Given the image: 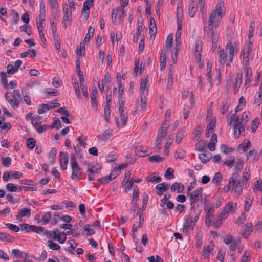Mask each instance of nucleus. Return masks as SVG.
Here are the masks:
<instances>
[{
  "mask_svg": "<svg viewBox=\"0 0 262 262\" xmlns=\"http://www.w3.org/2000/svg\"><path fill=\"white\" fill-rule=\"evenodd\" d=\"M27 145L28 148L33 149L35 146V140L33 138L28 139L27 141Z\"/></svg>",
  "mask_w": 262,
  "mask_h": 262,
  "instance_id": "53",
  "label": "nucleus"
},
{
  "mask_svg": "<svg viewBox=\"0 0 262 262\" xmlns=\"http://www.w3.org/2000/svg\"><path fill=\"white\" fill-rule=\"evenodd\" d=\"M113 135V130L108 129L105 130L101 134L97 136V138L101 141L106 142Z\"/></svg>",
  "mask_w": 262,
  "mask_h": 262,
  "instance_id": "9",
  "label": "nucleus"
},
{
  "mask_svg": "<svg viewBox=\"0 0 262 262\" xmlns=\"http://www.w3.org/2000/svg\"><path fill=\"white\" fill-rule=\"evenodd\" d=\"M259 123V119L258 118H255L252 122L251 129L252 132H255L258 127V125Z\"/></svg>",
  "mask_w": 262,
  "mask_h": 262,
  "instance_id": "55",
  "label": "nucleus"
},
{
  "mask_svg": "<svg viewBox=\"0 0 262 262\" xmlns=\"http://www.w3.org/2000/svg\"><path fill=\"white\" fill-rule=\"evenodd\" d=\"M195 56L196 58H200L201 56L200 52L202 51V46L199 41H197L195 43Z\"/></svg>",
  "mask_w": 262,
  "mask_h": 262,
  "instance_id": "42",
  "label": "nucleus"
},
{
  "mask_svg": "<svg viewBox=\"0 0 262 262\" xmlns=\"http://www.w3.org/2000/svg\"><path fill=\"white\" fill-rule=\"evenodd\" d=\"M22 94L24 96V100L27 105H30L31 103V99L28 95V91L26 89H23L21 90Z\"/></svg>",
  "mask_w": 262,
  "mask_h": 262,
  "instance_id": "33",
  "label": "nucleus"
},
{
  "mask_svg": "<svg viewBox=\"0 0 262 262\" xmlns=\"http://www.w3.org/2000/svg\"><path fill=\"white\" fill-rule=\"evenodd\" d=\"M51 214L50 212H46L45 213L42 217V221L43 222V225L47 224L49 222V221L51 219Z\"/></svg>",
  "mask_w": 262,
  "mask_h": 262,
  "instance_id": "45",
  "label": "nucleus"
},
{
  "mask_svg": "<svg viewBox=\"0 0 262 262\" xmlns=\"http://www.w3.org/2000/svg\"><path fill=\"white\" fill-rule=\"evenodd\" d=\"M197 7L195 6L193 2L190 4L189 8L188 9V14L191 17H193L196 12Z\"/></svg>",
  "mask_w": 262,
  "mask_h": 262,
  "instance_id": "34",
  "label": "nucleus"
},
{
  "mask_svg": "<svg viewBox=\"0 0 262 262\" xmlns=\"http://www.w3.org/2000/svg\"><path fill=\"white\" fill-rule=\"evenodd\" d=\"M6 188L7 191L13 192H16V185L13 183H8L6 185Z\"/></svg>",
  "mask_w": 262,
  "mask_h": 262,
  "instance_id": "58",
  "label": "nucleus"
},
{
  "mask_svg": "<svg viewBox=\"0 0 262 262\" xmlns=\"http://www.w3.org/2000/svg\"><path fill=\"white\" fill-rule=\"evenodd\" d=\"M7 72L9 74H14L17 72L16 69L12 64H8L7 67Z\"/></svg>",
  "mask_w": 262,
  "mask_h": 262,
  "instance_id": "64",
  "label": "nucleus"
},
{
  "mask_svg": "<svg viewBox=\"0 0 262 262\" xmlns=\"http://www.w3.org/2000/svg\"><path fill=\"white\" fill-rule=\"evenodd\" d=\"M20 226L21 230L26 232L34 231V228H35V225H30L26 223H23Z\"/></svg>",
  "mask_w": 262,
  "mask_h": 262,
  "instance_id": "24",
  "label": "nucleus"
},
{
  "mask_svg": "<svg viewBox=\"0 0 262 262\" xmlns=\"http://www.w3.org/2000/svg\"><path fill=\"white\" fill-rule=\"evenodd\" d=\"M146 180L148 182H156L157 183H159L161 181V178L159 176H154V173H152L146 177Z\"/></svg>",
  "mask_w": 262,
  "mask_h": 262,
  "instance_id": "29",
  "label": "nucleus"
},
{
  "mask_svg": "<svg viewBox=\"0 0 262 262\" xmlns=\"http://www.w3.org/2000/svg\"><path fill=\"white\" fill-rule=\"evenodd\" d=\"M110 106L108 105H105L104 108V114L105 120L108 121L110 117Z\"/></svg>",
  "mask_w": 262,
  "mask_h": 262,
  "instance_id": "52",
  "label": "nucleus"
},
{
  "mask_svg": "<svg viewBox=\"0 0 262 262\" xmlns=\"http://www.w3.org/2000/svg\"><path fill=\"white\" fill-rule=\"evenodd\" d=\"M212 248L210 247H204L203 248V251H202V256L204 258H207L209 256L210 253L212 251Z\"/></svg>",
  "mask_w": 262,
  "mask_h": 262,
  "instance_id": "39",
  "label": "nucleus"
},
{
  "mask_svg": "<svg viewBox=\"0 0 262 262\" xmlns=\"http://www.w3.org/2000/svg\"><path fill=\"white\" fill-rule=\"evenodd\" d=\"M49 105L47 104H42L40 105V108H38L37 112L40 114L45 113L46 111L49 110Z\"/></svg>",
  "mask_w": 262,
  "mask_h": 262,
  "instance_id": "47",
  "label": "nucleus"
},
{
  "mask_svg": "<svg viewBox=\"0 0 262 262\" xmlns=\"http://www.w3.org/2000/svg\"><path fill=\"white\" fill-rule=\"evenodd\" d=\"M164 159V158L163 157H160L157 155H153L148 158V160L151 162H161L163 161Z\"/></svg>",
  "mask_w": 262,
  "mask_h": 262,
  "instance_id": "41",
  "label": "nucleus"
},
{
  "mask_svg": "<svg viewBox=\"0 0 262 262\" xmlns=\"http://www.w3.org/2000/svg\"><path fill=\"white\" fill-rule=\"evenodd\" d=\"M252 51V47H251L250 45H245L244 46L242 51L244 65H249V56Z\"/></svg>",
  "mask_w": 262,
  "mask_h": 262,
  "instance_id": "6",
  "label": "nucleus"
},
{
  "mask_svg": "<svg viewBox=\"0 0 262 262\" xmlns=\"http://www.w3.org/2000/svg\"><path fill=\"white\" fill-rule=\"evenodd\" d=\"M242 121H240L238 118H237L234 123V137L236 139L239 138L240 135L245 134L244 127L243 126L245 124L248 120V116L246 113H244L242 116Z\"/></svg>",
  "mask_w": 262,
  "mask_h": 262,
  "instance_id": "2",
  "label": "nucleus"
},
{
  "mask_svg": "<svg viewBox=\"0 0 262 262\" xmlns=\"http://www.w3.org/2000/svg\"><path fill=\"white\" fill-rule=\"evenodd\" d=\"M80 84L82 89V94L83 96L87 99H89L88 93L87 91L86 84L85 82V80L80 81Z\"/></svg>",
  "mask_w": 262,
  "mask_h": 262,
  "instance_id": "32",
  "label": "nucleus"
},
{
  "mask_svg": "<svg viewBox=\"0 0 262 262\" xmlns=\"http://www.w3.org/2000/svg\"><path fill=\"white\" fill-rule=\"evenodd\" d=\"M32 121V124L33 126L34 127V128L36 129V132H38L37 128H39V127L41 126V121H38L37 120H36L35 118H33Z\"/></svg>",
  "mask_w": 262,
  "mask_h": 262,
  "instance_id": "61",
  "label": "nucleus"
},
{
  "mask_svg": "<svg viewBox=\"0 0 262 262\" xmlns=\"http://www.w3.org/2000/svg\"><path fill=\"white\" fill-rule=\"evenodd\" d=\"M184 133L182 131H178L176 136L175 142L177 144H179L183 137Z\"/></svg>",
  "mask_w": 262,
  "mask_h": 262,
  "instance_id": "59",
  "label": "nucleus"
},
{
  "mask_svg": "<svg viewBox=\"0 0 262 262\" xmlns=\"http://www.w3.org/2000/svg\"><path fill=\"white\" fill-rule=\"evenodd\" d=\"M223 180V176L220 172H216L212 179V182L216 184H220Z\"/></svg>",
  "mask_w": 262,
  "mask_h": 262,
  "instance_id": "27",
  "label": "nucleus"
},
{
  "mask_svg": "<svg viewBox=\"0 0 262 262\" xmlns=\"http://www.w3.org/2000/svg\"><path fill=\"white\" fill-rule=\"evenodd\" d=\"M184 189V186L181 183L175 182L171 186V191L174 192L177 190L178 193L182 192Z\"/></svg>",
  "mask_w": 262,
  "mask_h": 262,
  "instance_id": "19",
  "label": "nucleus"
},
{
  "mask_svg": "<svg viewBox=\"0 0 262 262\" xmlns=\"http://www.w3.org/2000/svg\"><path fill=\"white\" fill-rule=\"evenodd\" d=\"M63 19H71L72 10L69 9L67 5L64 6L63 8Z\"/></svg>",
  "mask_w": 262,
  "mask_h": 262,
  "instance_id": "22",
  "label": "nucleus"
},
{
  "mask_svg": "<svg viewBox=\"0 0 262 262\" xmlns=\"http://www.w3.org/2000/svg\"><path fill=\"white\" fill-rule=\"evenodd\" d=\"M237 203L233 204L232 202H228L224 207V208L228 212H234V209L233 208L237 206Z\"/></svg>",
  "mask_w": 262,
  "mask_h": 262,
  "instance_id": "30",
  "label": "nucleus"
},
{
  "mask_svg": "<svg viewBox=\"0 0 262 262\" xmlns=\"http://www.w3.org/2000/svg\"><path fill=\"white\" fill-rule=\"evenodd\" d=\"M137 25H138V26H137V32L133 34L134 36H133V41L134 43L137 42V41L139 39V37L141 34V31L142 30V27L143 26V21L142 20L140 21L139 20H138V22H137Z\"/></svg>",
  "mask_w": 262,
  "mask_h": 262,
  "instance_id": "11",
  "label": "nucleus"
},
{
  "mask_svg": "<svg viewBox=\"0 0 262 262\" xmlns=\"http://www.w3.org/2000/svg\"><path fill=\"white\" fill-rule=\"evenodd\" d=\"M207 141L206 140H200L195 144V149L199 151L207 152L206 145Z\"/></svg>",
  "mask_w": 262,
  "mask_h": 262,
  "instance_id": "16",
  "label": "nucleus"
},
{
  "mask_svg": "<svg viewBox=\"0 0 262 262\" xmlns=\"http://www.w3.org/2000/svg\"><path fill=\"white\" fill-rule=\"evenodd\" d=\"M6 226L9 228L11 230L15 232H17L19 231V228L15 225L7 223L6 224Z\"/></svg>",
  "mask_w": 262,
  "mask_h": 262,
  "instance_id": "63",
  "label": "nucleus"
},
{
  "mask_svg": "<svg viewBox=\"0 0 262 262\" xmlns=\"http://www.w3.org/2000/svg\"><path fill=\"white\" fill-rule=\"evenodd\" d=\"M253 202V198L251 195H248L245 201L244 209L245 211L249 210Z\"/></svg>",
  "mask_w": 262,
  "mask_h": 262,
  "instance_id": "28",
  "label": "nucleus"
},
{
  "mask_svg": "<svg viewBox=\"0 0 262 262\" xmlns=\"http://www.w3.org/2000/svg\"><path fill=\"white\" fill-rule=\"evenodd\" d=\"M171 198L170 194H165L164 196V198L161 200L160 201V205L162 207H163L166 204L167 202L169 201L168 200Z\"/></svg>",
  "mask_w": 262,
  "mask_h": 262,
  "instance_id": "51",
  "label": "nucleus"
},
{
  "mask_svg": "<svg viewBox=\"0 0 262 262\" xmlns=\"http://www.w3.org/2000/svg\"><path fill=\"white\" fill-rule=\"evenodd\" d=\"M228 212L223 208V209L220 213V214L218 215L217 219L218 220L221 222L222 220L225 219L227 217L228 215Z\"/></svg>",
  "mask_w": 262,
  "mask_h": 262,
  "instance_id": "54",
  "label": "nucleus"
},
{
  "mask_svg": "<svg viewBox=\"0 0 262 262\" xmlns=\"http://www.w3.org/2000/svg\"><path fill=\"white\" fill-rule=\"evenodd\" d=\"M239 175L237 173H233L231 177L230 178L229 182L228 185L232 189H233V188L236 183V181Z\"/></svg>",
  "mask_w": 262,
  "mask_h": 262,
  "instance_id": "26",
  "label": "nucleus"
},
{
  "mask_svg": "<svg viewBox=\"0 0 262 262\" xmlns=\"http://www.w3.org/2000/svg\"><path fill=\"white\" fill-rule=\"evenodd\" d=\"M174 170L172 168H168L166 170L164 176L167 178L171 179L174 177Z\"/></svg>",
  "mask_w": 262,
  "mask_h": 262,
  "instance_id": "48",
  "label": "nucleus"
},
{
  "mask_svg": "<svg viewBox=\"0 0 262 262\" xmlns=\"http://www.w3.org/2000/svg\"><path fill=\"white\" fill-rule=\"evenodd\" d=\"M169 185L165 182L158 184L155 186V189L157 190L156 194L158 196H162L169 189Z\"/></svg>",
  "mask_w": 262,
  "mask_h": 262,
  "instance_id": "7",
  "label": "nucleus"
},
{
  "mask_svg": "<svg viewBox=\"0 0 262 262\" xmlns=\"http://www.w3.org/2000/svg\"><path fill=\"white\" fill-rule=\"evenodd\" d=\"M203 189L202 188H199L193 191L192 193L188 194L190 196V203L191 206H194L200 198L202 197Z\"/></svg>",
  "mask_w": 262,
  "mask_h": 262,
  "instance_id": "5",
  "label": "nucleus"
},
{
  "mask_svg": "<svg viewBox=\"0 0 262 262\" xmlns=\"http://www.w3.org/2000/svg\"><path fill=\"white\" fill-rule=\"evenodd\" d=\"M101 171V168H96L95 166L89 167L87 170L88 173V179L89 181H93L94 180V176L95 173H99Z\"/></svg>",
  "mask_w": 262,
  "mask_h": 262,
  "instance_id": "10",
  "label": "nucleus"
},
{
  "mask_svg": "<svg viewBox=\"0 0 262 262\" xmlns=\"http://www.w3.org/2000/svg\"><path fill=\"white\" fill-rule=\"evenodd\" d=\"M244 71L245 72L246 77H251L252 75V69L248 65H244Z\"/></svg>",
  "mask_w": 262,
  "mask_h": 262,
  "instance_id": "60",
  "label": "nucleus"
},
{
  "mask_svg": "<svg viewBox=\"0 0 262 262\" xmlns=\"http://www.w3.org/2000/svg\"><path fill=\"white\" fill-rule=\"evenodd\" d=\"M216 8V9L211 13L210 16H212L213 20L218 22L219 18H222L225 14L224 2L223 0H219Z\"/></svg>",
  "mask_w": 262,
  "mask_h": 262,
  "instance_id": "3",
  "label": "nucleus"
},
{
  "mask_svg": "<svg viewBox=\"0 0 262 262\" xmlns=\"http://www.w3.org/2000/svg\"><path fill=\"white\" fill-rule=\"evenodd\" d=\"M216 23V21L214 20L212 16H210L208 21V28L206 26L204 27V33L210 32H214L213 31V24Z\"/></svg>",
  "mask_w": 262,
  "mask_h": 262,
  "instance_id": "20",
  "label": "nucleus"
},
{
  "mask_svg": "<svg viewBox=\"0 0 262 262\" xmlns=\"http://www.w3.org/2000/svg\"><path fill=\"white\" fill-rule=\"evenodd\" d=\"M244 160L242 159L238 160L235 165V169L236 172H240L243 168Z\"/></svg>",
  "mask_w": 262,
  "mask_h": 262,
  "instance_id": "43",
  "label": "nucleus"
},
{
  "mask_svg": "<svg viewBox=\"0 0 262 262\" xmlns=\"http://www.w3.org/2000/svg\"><path fill=\"white\" fill-rule=\"evenodd\" d=\"M34 232L39 234H42L44 235L45 233H48L47 230H46L44 227L37 226H35V228H34Z\"/></svg>",
  "mask_w": 262,
  "mask_h": 262,
  "instance_id": "40",
  "label": "nucleus"
},
{
  "mask_svg": "<svg viewBox=\"0 0 262 262\" xmlns=\"http://www.w3.org/2000/svg\"><path fill=\"white\" fill-rule=\"evenodd\" d=\"M216 124V119H212L210 121L209 123L207 126V130H213L214 127H215Z\"/></svg>",
  "mask_w": 262,
  "mask_h": 262,
  "instance_id": "57",
  "label": "nucleus"
},
{
  "mask_svg": "<svg viewBox=\"0 0 262 262\" xmlns=\"http://www.w3.org/2000/svg\"><path fill=\"white\" fill-rule=\"evenodd\" d=\"M253 231V226L251 223H247L244 226V231L243 233V236L247 238Z\"/></svg>",
  "mask_w": 262,
  "mask_h": 262,
  "instance_id": "18",
  "label": "nucleus"
},
{
  "mask_svg": "<svg viewBox=\"0 0 262 262\" xmlns=\"http://www.w3.org/2000/svg\"><path fill=\"white\" fill-rule=\"evenodd\" d=\"M53 239L54 240L57 239L59 243L63 244L66 242L67 239L66 233L64 232H60L58 230V232L55 235L53 236Z\"/></svg>",
  "mask_w": 262,
  "mask_h": 262,
  "instance_id": "15",
  "label": "nucleus"
},
{
  "mask_svg": "<svg viewBox=\"0 0 262 262\" xmlns=\"http://www.w3.org/2000/svg\"><path fill=\"white\" fill-rule=\"evenodd\" d=\"M48 247L51 250H59L61 247L57 244L53 242L51 240H49L47 242Z\"/></svg>",
  "mask_w": 262,
  "mask_h": 262,
  "instance_id": "38",
  "label": "nucleus"
},
{
  "mask_svg": "<svg viewBox=\"0 0 262 262\" xmlns=\"http://www.w3.org/2000/svg\"><path fill=\"white\" fill-rule=\"evenodd\" d=\"M135 154L139 157H144L147 156V151L143 150V148L140 147H135Z\"/></svg>",
  "mask_w": 262,
  "mask_h": 262,
  "instance_id": "36",
  "label": "nucleus"
},
{
  "mask_svg": "<svg viewBox=\"0 0 262 262\" xmlns=\"http://www.w3.org/2000/svg\"><path fill=\"white\" fill-rule=\"evenodd\" d=\"M222 108L221 109V112L222 114H224L228 111L229 107L230 105V101L228 98H226L222 102Z\"/></svg>",
  "mask_w": 262,
  "mask_h": 262,
  "instance_id": "23",
  "label": "nucleus"
},
{
  "mask_svg": "<svg viewBox=\"0 0 262 262\" xmlns=\"http://www.w3.org/2000/svg\"><path fill=\"white\" fill-rule=\"evenodd\" d=\"M173 44V35L169 34L166 40V46L167 48H170Z\"/></svg>",
  "mask_w": 262,
  "mask_h": 262,
  "instance_id": "46",
  "label": "nucleus"
},
{
  "mask_svg": "<svg viewBox=\"0 0 262 262\" xmlns=\"http://www.w3.org/2000/svg\"><path fill=\"white\" fill-rule=\"evenodd\" d=\"M204 34L207 38H209L212 42L214 41V39H216V41L218 40V35L214 32L209 31V32L204 33Z\"/></svg>",
  "mask_w": 262,
  "mask_h": 262,
  "instance_id": "35",
  "label": "nucleus"
},
{
  "mask_svg": "<svg viewBox=\"0 0 262 262\" xmlns=\"http://www.w3.org/2000/svg\"><path fill=\"white\" fill-rule=\"evenodd\" d=\"M234 47L230 41L226 46L225 49H221L219 52V61L221 64L229 65L234 56Z\"/></svg>",
  "mask_w": 262,
  "mask_h": 262,
  "instance_id": "1",
  "label": "nucleus"
},
{
  "mask_svg": "<svg viewBox=\"0 0 262 262\" xmlns=\"http://www.w3.org/2000/svg\"><path fill=\"white\" fill-rule=\"evenodd\" d=\"M139 189L136 186V188H135L134 190V192L133 194V203L135 202H137V201L139 199Z\"/></svg>",
  "mask_w": 262,
  "mask_h": 262,
  "instance_id": "62",
  "label": "nucleus"
},
{
  "mask_svg": "<svg viewBox=\"0 0 262 262\" xmlns=\"http://www.w3.org/2000/svg\"><path fill=\"white\" fill-rule=\"evenodd\" d=\"M31 211L30 208H23L20 210L16 215V219L19 222L22 221V217L26 216L29 218L31 216Z\"/></svg>",
  "mask_w": 262,
  "mask_h": 262,
  "instance_id": "8",
  "label": "nucleus"
},
{
  "mask_svg": "<svg viewBox=\"0 0 262 262\" xmlns=\"http://www.w3.org/2000/svg\"><path fill=\"white\" fill-rule=\"evenodd\" d=\"M57 154V149L55 148H53L50 150V152L49 154V158L51 160V162L52 164L55 163L56 156Z\"/></svg>",
  "mask_w": 262,
  "mask_h": 262,
  "instance_id": "37",
  "label": "nucleus"
},
{
  "mask_svg": "<svg viewBox=\"0 0 262 262\" xmlns=\"http://www.w3.org/2000/svg\"><path fill=\"white\" fill-rule=\"evenodd\" d=\"M70 164L72 169V173L71 176L73 180L79 179V176L81 175V168L78 165L76 158L74 154L71 155Z\"/></svg>",
  "mask_w": 262,
  "mask_h": 262,
  "instance_id": "4",
  "label": "nucleus"
},
{
  "mask_svg": "<svg viewBox=\"0 0 262 262\" xmlns=\"http://www.w3.org/2000/svg\"><path fill=\"white\" fill-rule=\"evenodd\" d=\"M148 82V76H146V77L145 78H143L141 80L140 82V89L142 90V92L144 91L145 89L146 88L147 84Z\"/></svg>",
  "mask_w": 262,
  "mask_h": 262,
  "instance_id": "49",
  "label": "nucleus"
},
{
  "mask_svg": "<svg viewBox=\"0 0 262 262\" xmlns=\"http://www.w3.org/2000/svg\"><path fill=\"white\" fill-rule=\"evenodd\" d=\"M13 98L14 100L12 106L17 108L19 106V101L21 100V96L19 90H14L13 91Z\"/></svg>",
  "mask_w": 262,
  "mask_h": 262,
  "instance_id": "13",
  "label": "nucleus"
},
{
  "mask_svg": "<svg viewBox=\"0 0 262 262\" xmlns=\"http://www.w3.org/2000/svg\"><path fill=\"white\" fill-rule=\"evenodd\" d=\"M61 156H63L60 159V166L63 170H66L67 168V164L69 161V157L67 152H61Z\"/></svg>",
  "mask_w": 262,
  "mask_h": 262,
  "instance_id": "14",
  "label": "nucleus"
},
{
  "mask_svg": "<svg viewBox=\"0 0 262 262\" xmlns=\"http://www.w3.org/2000/svg\"><path fill=\"white\" fill-rule=\"evenodd\" d=\"M221 148L222 151L226 154H229L230 152H232L234 150V149L232 147H228L225 144H222L221 146Z\"/></svg>",
  "mask_w": 262,
  "mask_h": 262,
  "instance_id": "50",
  "label": "nucleus"
},
{
  "mask_svg": "<svg viewBox=\"0 0 262 262\" xmlns=\"http://www.w3.org/2000/svg\"><path fill=\"white\" fill-rule=\"evenodd\" d=\"M15 239L10 235L6 233L0 232V241L7 242H13Z\"/></svg>",
  "mask_w": 262,
  "mask_h": 262,
  "instance_id": "21",
  "label": "nucleus"
},
{
  "mask_svg": "<svg viewBox=\"0 0 262 262\" xmlns=\"http://www.w3.org/2000/svg\"><path fill=\"white\" fill-rule=\"evenodd\" d=\"M149 31L150 33L155 35L157 32V27L154 18H150Z\"/></svg>",
  "mask_w": 262,
  "mask_h": 262,
  "instance_id": "31",
  "label": "nucleus"
},
{
  "mask_svg": "<svg viewBox=\"0 0 262 262\" xmlns=\"http://www.w3.org/2000/svg\"><path fill=\"white\" fill-rule=\"evenodd\" d=\"M211 157L212 154L207 151V152H203V153L199 155V158L203 163H206L209 161Z\"/></svg>",
  "mask_w": 262,
  "mask_h": 262,
  "instance_id": "17",
  "label": "nucleus"
},
{
  "mask_svg": "<svg viewBox=\"0 0 262 262\" xmlns=\"http://www.w3.org/2000/svg\"><path fill=\"white\" fill-rule=\"evenodd\" d=\"M131 173L130 171H127L125 172L124 179L122 182V184L123 186H125L128 184V182L130 181L129 178L130 177Z\"/></svg>",
  "mask_w": 262,
  "mask_h": 262,
  "instance_id": "44",
  "label": "nucleus"
},
{
  "mask_svg": "<svg viewBox=\"0 0 262 262\" xmlns=\"http://www.w3.org/2000/svg\"><path fill=\"white\" fill-rule=\"evenodd\" d=\"M147 259L149 262H163V259L158 255H156V258L154 256L148 257Z\"/></svg>",
  "mask_w": 262,
  "mask_h": 262,
  "instance_id": "56",
  "label": "nucleus"
},
{
  "mask_svg": "<svg viewBox=\"0 0 262 262\" xmlns=\"http://www.w3.org/2000/svg\"><path fill=\"white\" fill-rule=\"evenodd\" d=\"M169 127V124H166V122L162 124L158 132L157 138L163 139L166 137L167 135V130Z\"/></svg>",
  "mask_w": 262,
  "mask_h": 262,
  "instance_id": "12",
  "label": "nucleus"
},
{
  "mask_svg": "<svg viewBox=\"0 0 262 262\" xmlns=\"http://www.w3.org/2000/svg\"><path fill=\"white\" fill-rule=\"evenodd\" d=\"M173 138L172 136L169 135L168 138L167 140L166 143L165 144L164 146V154L166 155H168L169 151V148L170 145L172 144Z\"/></svg>",
  "mask_w": 262,
  "mask_h": 262,
  "instance_id": "25",
  "label": "nucleus"
}]
</instances>
